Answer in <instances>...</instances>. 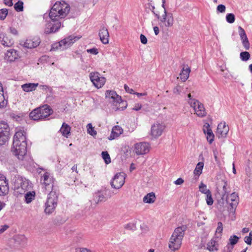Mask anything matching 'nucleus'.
I'll return each instance as SVG.
<instances>
[{
  "instance_id": "f257e3e1",
  "label": "nucleus",
  "mask_w": 252,
  "mask_h": 252,
  "mask_svg": "<svg viewBox=\"0 0 252 252\" xmlns=\"http://www.w3.org/2000/svg\"><path fill=\"white\" fill-rule=\"evenodd\" d=\"M26 136L23 131L16 132L14 136L11 152L20 160H24L27 156Z\"/></svg>"
},
{
  "instance_id": "f03ea898",
  "label": "nucleus",
  "mask_w": 252,
  "mask_h": 252,
  "mask_svg": "<svg viewBox=\"0 0 252 252\" xmlns=\"http://www.w3.org/2000/svg\"><path fill=\"white\" fill-rule=\"evenodd\" d=\"M70 10L69 5L63 0L56 1L53 5L49 13L52 20L64 18L67 16Z\"/></svg>"
},
{
  "instance_id": "7ed1b4c3",
  "label": "nucleus",
  "mask_w": 252,
  "mask_h": 252,
  "mask_svg": "<svg viewBox=\"0 0 252 252\" xmlns=\"http://www.w3.org/2000/svg\"><path fill=\"white\" fill-rule=\"evenodd\" d=\"M53 113V110L49 105L44 104L33 109L30 113L29 117L33 121H43L47 119Z\"/></svg>"
},
{
  "instance_id": "20e7f679",
  "label": "nucleus",
  "mask_w": 252,
  "mask_h": 252,
  "mask_svg": "<svg viewBox=\"0 0 252 252\" xmlns=\"http://www.w3.org/2000/svg\"><path fill=\"white\" fill-rule=\"evenodd\" d=\"M13 185L14 194L17 196L25 194L31 187L28 180L20 176L15 178Z\"/></svg>"
},
{
  "instance_id": "39448f33",
  "label": "nucleus",
  "mask_w": 252,
  "mask_h": 252,
  "mask_svg": "<svg viewBox=\"0 0 252 252\" xmlns=\"http://www.w3.org/2000/svg\"><path fill=\"white\" fill-rule=\"evenodd\" d=\"M184 234V232L182 228L178 227L175 230L169 244V247L172 251L177 250L180 248Z\"/></svg>"
},
{
  "instance_id": "423d86ee",
  "label": "nucleus",
  "mask_w": 252,
  "mask_h": 252,
  "mask_svg": "<svg viewBox=\"0 0 252 252\" xmlns=\"http://www.w3.org/2000/svg\"><path fill=\"white\" fill-rule=\"evenodd\" d=\"M58 196L55 191H51L48 194L45 212L50 214L52 213L57 205Z\"/></svg>"
},
{
  "instance_id": "0eeeda50",
  "label": "nucleus",
  "mask_w": 252,
  "mask_h": 252,
  "mask_svg": "<svg viewBox=\"0 0 252 252\" xmlns=\"http://www.w3.org/2000/svg\"><path fill=\"white\" fill-rule=\"evenodd\" d=\"M10 128L7 123L0 122V146L6 144L9 139Z\"/></svg>"
},
{
  "instance_id": "6e6552de",
  "label": "nucleus",
  "mask_w": 252,
  "mask_h": 252,
  "mask_svg": "<svg viewBox=\"0 0 252 252\" xmlns=\"http://www.w3.org/2000/svg\"><path fill=\"white\" fill-rule=\"evenodd\" d=\"M190 94V105L193 108L194 114L200 117L206 116V112L203 105L198 100L191 98Z\"/></svg>"
},
{
  "instance_id": "1a4fd4ad",
  "label": "nucleus",
  "mask_w": 252,
  "mask_h": 252,
  "mask_svg": "<svg viewBox=\"0 0 252 252\" xmlns=\"http://www.w3.org/2000/svg\"><path fill=\"white\" fill-rule=\"evenodd\" d=\"M90 78L94 85L97 89L101 88L106 83V78L97 72L91 73Z\"/></svg>"
},
{
  "instance_id": "9d476101",
  "label": "nucleus",
  "mask_w": 252,
  "mask_h": 252,
  "mask_svg": "<svg viewBox=\"0 0 252 252\" xmlns=\"http://www.w3.org/2000/svg\"><path fill=\"white\" fill-rule=\"evenodd\" d=\"M54 180L48 172L44 173L41 179V183L46 190L52 189Z\"/></svg>"
},
{
  "instance_id": "9b49d317",
  "label": "nucleus",
  "mask_w": 252,
  "mask_h": 252,
  "mask_svg": "<svg viewBox=\"0 0 252 252\" xmlns=\"http://www.w3.org/2000/svg\"><path fill=\"white\" fill-rule=\"evenodd\" d=\"M150 147L147 142L136 143L134 146V152L137 155H144L150 151Z\"/></svg>"
},
{
  "instance_id": "f8f14e48",
  "label": "nucleus",
  "mask_w": 252,
  "mask_h": 252,
  "mask_svg": "<svg viewBox=\"0 0 252 252\" xmlns=\"http://www.w3.org/2000/svg\"><path fill=\"white\" fill-rule=\"evenodd\" d=\"M20 57L18 51L14 49H10L5 53L4 60L7 63H11L18 60Z\"/></svg>"
},
{
  "instance_id": "ddd939ff",
  "label": "nucleus",
  "mask_w": 252,
  "mask_h": 252,
  "mask_svg": "<svg viewBox=\"0 0 252 252\" xmlns=\"http://www.w3.org/2000/svg\"><path fill=\"white\" fill-rule=\"evenodd\" d=\"M125 181V177L124 174L121 173L117 174L113 178L111 185L115 189L121 188Z\"/></svg>"
},
{
  "instance_id": "4468645a",
  "label": "nucleus",
  "mask_w": 252,
  "mask_h": 252,
  "mask_svg": "<svg viewBox=\"0 0 252 252\" xmlns=\"http://www.w3.org/2000/svg\"><path fill=\"white\" fill-rule=\"evenodd\" d=\"M9 192L8 181L3 175H0V196H4Z\"/></svg>"
},
{
  "instance_id": "2eb2a0df",
  "label": "nucleus",
  "mask_w": 252,
  "mask_h": 252,
  "mask_svg": "<svg viewBox=\"0 0 252 252\" xmlns=\"http://www.w3.org/2000/svg\"><path fill=\"white\" fill-rule=\"evenodd\" d=\"M227 203L230 205L232 209H235L238 205L239 201L238 194L236 192H233L227 196Z\"/></svg>"
},
{
  "instance_id": "dca6fc26",
  "label": "nucleus",
  "mask_w": 252,
  "mask_h": 252,
  "mask_svg": "<svg viewBox=\"0 0 252 252\" xmlns=\"http://www.w3.org/2000/svg\"><path fill=\"white\" fill-rule=\"evenodd\" d=\"M61 26V23L57 20H53L47 24L45 32L47 33H51L58 31Z\"/></svg>"
},
{
  "instance_id": "f3484780",
  "label": "nucleus",
  "mask_w": 252,
  "mask_h": 252,
  "mask_svg": "<svg viewBox=\"0 0 252 252\" xmlns=\"http://www.w3.org/2000/svg\"><path fill=\"white\" fill-rule=\"evenodd\" d=\"M228 131V126L225 122H221L218 125L216 133L218 135L219 137H225Z\"/></svg>"
},
{
  "instance_id": "a211bd4d",
  "label": "nucleus",
  "mask_w": 252,
  "mask_h": 252,
  "mask_svg": "<svg viewBox=\"0 0 252 252\" xmlns=\"http://www.w3.org/2000/svg\"><path fill=\"white\" fill-rule=\"evenodd\" d=\"M113 108L115 110H122L126 106V102L123 100L121 97L118 95L116 99L111 101Z\"/></svg>"
},
{
  "instance_id": "6ab92c4d",
  "label": "nucleus",
  "mask_w": 252,
  "mask_h": 252,
  "mask_svg": "<svg viewBox=\"0 0 252 252\" xmlns=\"http://www.w3.org/2000/svg\"><path fill=\"white\" fill-rule=\"evenodd\" d=\"M8 103V96L4 92L2 85L0 83V108L5 107Z\"/></svg>"
},
{
  "instance_id": "aec40b11",
  "label": "nucleus",
  "mask_w": 252,
  "mask_h": 252,
  "mask_svg": "<svg viewBox=\"0 0 252 252\" xmlns=\"http://www.w3.org/2000/svg\"><path fill=\"white\" fill-rule=\"evenodd\" d=\"M164 126L161 124L157 123L154 124L151 128V134L154 137L159 136L162 133Z\"/></svg>"
},
{
  "instance_id": "412c9836",
  "label": "nucleus",
  "mask_w": 252,
  "mask_h": 252,
  "mask_svg": "<svg viewBox=\"0 0 252 252\" xmlns=\"http://www.w3.org/2000/svg\"><path fill=\"white\" fill-rule=\"evenodd\" d=\"M123 132V129L119 126H116L112 128L109 140L114 139L120 136Z\"/></svg>"
},
{
  "instance_id": "4be33fe9",
  "label": "nucleus",
  "mask_w": 252,
  "mask_h": 252,
  "mask_svg": "<svg viewBox=\"0 0 252 252\" xmlns=\"http://www.w3.org/2000/svg\"><path fill=\"white\" fill-rule=\"evenodd\" d=\"M38 83H26L21 86L22 90L25 92L34 91L38 86Z\"/></svg>"
},
{
  "instance_id": "5701e85b",
  "label": "nucleus",
  "mask_w": 252,
  "mask_h": 252,
  "mask_svg": "<svg viewBox=\"0 0 252 252\" xmlns=\"http://www.w3.org/2000/svg\"><path fill=\"white\" fill-rule=\"evenodd\" d=\"M100 39L102 43L106 44L109 41V33L107 29L102 28L99 32Z\"/></svg>"
},
{
  "instance_id": "b1692460",
  "label": "nucleus",
  "mask_w": 252,
  "mask_h": 252,
  "mask_svg": "<svg viewBox=\"0 0 252 252\" xmlns=\"http://www.w3.org/2000/svg\"><path fill=\"white\" fill-rule=\"evenodd\" d=\"M70 126L65 123H63L60 128V132L63 136L68 137L70 134Z\"/></svg>"
},
{
  "instance_id": "393cba45",
  "label": "nucleus",
  "mask_w": 252,
  "mask_h": 252,
  "mask_svg": "<svg viewBox=\"0 0 252 252\" xmlns=\"http://www.w3.org/2000/svg\"><path fill=\"white\" fill-rule=\"evenodd\" d=\"M218 242L214 239H212L207 243V249L210 252L217 251L218 250Z\"/></svg>"
},
{
  "instance_id": "a878e982",
  "label": "nucleus",
  "mask_w": 252,
  "mask_h": 252,
  "mask_svg": "<svg viewBox=\"0 0 252 252\" xmlns=\"http://www.w3.org/2000/svg\"><path fill=\"white\" fill-rule=\"evenodd\" d=\"M204 167V163L203 162H198L193 171V175L195 179H198L202 172Z\"/></svg>"
},
{
  "instance_id": "bb28decb",
  "label": "nucleus",
  "mask_w": 252,
  "mask_h": 252,
  "mask_svg": "<svg viewBox=\"0 0 252 252\" xmlns=\"http://www.w3.org/2000/svg\"><path fill=\"white\" fill-rule=\"evenodd\" d=\"M156 200V196L154 193H148L143 198V201L147 203H154Z\"/></svg>"
},
{
  "instance_id": "cd10ccee",
  "label": "nucleus",
  "mask_w": 252,
  "mask_h": 252,
  "mask_svg": "<svg viewBox=\"0 0 252 252\" xmlns=\"http://www.w3.org/2000/svg\"><path fill=\"white\" fill-rule=\"evenodd\" d=\"M35 197V192L34 191H28L25 195V201L27 203H30L34 199Z\"/></svg>"
},
{
  "instance_id": "c85d7f7f",
  "label": "nucleus",
  "mask_w": 252,
  "mask_h": 252,
  "mask_svg": "<svg viewBox=\"0 0 252 252\" xmlns=\"http://www.w3.org/2000/svg\"><path fill=\"white\" fill-rule=\"evenodd\" d=\"M105 95L106 98L111 99V101L116 99L119 95L115 91L112 90H107L105 93Z\"/></svg>"
},
{
  "instance_id": "c756f323",
  "label": "nucleus",
  "mask_w": 252,
  "mask_h": 252,
  "mask_svg": "<svg viewBox=\"0 0 252 252\" xmlns=\"http://www.w3.org/2000/svg\"><path fill=\"white\" fill-rule=\"evenodd\" d=\"M42 93L45 95L47 97H49L52 94V88L46 85H43L41 88Z\"/></svg>"
},
{
  "instance_id": "7c9ffc66",
  "label": "nucleus",
  "mask_w": 252,
  "mask_h": 252,
  "mask_svg": "<svg viewBox=\"0 0 252 252\" xmlns=\"http://www.w3.org/2000/svg\"><path fill=\"white\" fill-rule=\"evenodd\" d=\"M26 43L29 48H32L37 47L39 45V41L38 39H29L27 40Z\"/></svg>"
},
{
  "instance_id": "2f4dec72",
  "label": "nucleus",
  "mask_w": 252,
  "mask_h": 252,
  "mask_svg": "<svg viewBox=\"0 0 252 252\" xmlns=\"http://www.w3.org/2000/svg\"><path fill=\"white\" fill-rule=\"evenodd\" d=\"M104 196L100 192L95 193L94 195V201L95 204L98 203L99 202H102L104 200Z\"/></svg>"
},
{
  "instance_id": "473e14b6",
  "label": "nucleus",
  "mask_w": 252,
  "mask_h": 252,
  "mask_svg": "<svg viewBox=\"0 0 252 252\" xmlns=\"http://www.w3.org/2000/svg\"><path fill=\"white\" fill-rule=\"evenodd\" d=\"M189 77V71L184 69L180 74V79L183 82L186 81Z\"/></svg>"
},
{
  "instance_id": "72a5a7b5",
  "label": "nucleus",
  "mask_w": 252,
  "mask_h": 252,
  "mask_svg": "<svg viewBox=\"0 0 252 252\" xmlns=\"http://www.w3.org/2000/svg\"><path fill=\"white\" fill-rule=\"evenodd\" d=\"M1 43L5 46H10L12 45V41L7 36H3L1 40Z\"/></svg>"
},
{
  "instance_id": "f704fd0d",
  "label": "nucleus",
  "mask_w": 252,
  "mask_h": 252,
  "mask_svg": "<svg viewBox=\"0 0 252 252\" xmlns=\"http://www.w3.org/2000/svg\"><path fill=\"white\" fill-rule=\"evenodd\" d=\"M199 191L205 194L208 193V192H211V191L207 189L206 185L204 184L203 183H201L200 185L199 186Z\"/></svg>"
},
{
  "instance_id": "c9c22d12",
  "label": "nucleus",
  "mask_w": 252,
  "mask_h": 252,
  "mask_svg": "<svg viewBox=\"0 0 252 252\" xmlns=\"http://www.w3.org/2000/svg\"><path fill=\"white\" fill-rule=\"evenodd\" d=\"M102 157L104 160L105 163L109 164L111 162L110 157L107 151L102 152Z\"/></svg>"
},
{
  "instance_id": "e433bc0d",
  "label": "nucleus",
  "mask_w": 252,
  "mask_h": 252,
  "mask_svg": "<svg viewBox=\"0 0 252 252\" xmlns=\"http://www.w3.org/2000/svg\"><path fill=\"white\" fill-rule=\"evenodd\" d=\"M240 59L243 61H247L249 60L251 57L250 53L247 51L241 52L240 53Z\"/></svg>"
},
{
  "instance_id": "4c0bfd02",
  "label": "nucleus",
  "mask_w": 252,
  "mask_h": 252,
  "mask_svg": "<svg viewBox=\"0 0 252 252\" xmlns=\"http://www.w3.org/2000/svg\"><path fill=\"white\" fill-rule=\"evenodd\" d=\"M206 195V201L207 205H212L213 204L214 200L212 198L211 192H208Z\"/></svg>"
},
{
  "instance_id": "58836bf2",
  "label": "nucleus",
  "mask_w": 252,
  "mask_h": 252,
  "mask_svg": "<svg viewBox=\"0 0 252 252\" xmlns=\"http://www.w3.org/2000/svg\"><path fill=\"white\" fill-rule=\"evenodd\" d=\"M235 15L232 13L227 14L226 16V21L230 24H232L235 21Z\"/></svg>"
},
{
  "instance_id": "ea45409f",
  "label": "nucleus",
  "mask_w": 252,
  "mask_h": 252,
  "mask_svg": "<svg viewBox=\"0 0 252 252\" xmlns=\"http://www.w3.org/2000/svg\"><path fill=\"white\" fill-rule=\"evenodd\" d=\"M203 132L205 134H207L210 132H212V130L211 128H210V126L209 124L207 123H205L204 124V125L203 126Z\"/></svg>"
},
{
  "instance_id": "a19ab883",
  "label": "nucleus",
  "mask_w": 252,
  "mask_h": 252,
  "mask_svg": "<svg viewBox=\"0 0 252 252\" xmlns=\"http://www.w3.org/2000/svg\"><path fill=\"white\" fill-rule=\"evenodd\" d=\"M15 10L17 11H21L23 9V3L22 1H19L15 3L14 5Z\"/></svg>"
},
{
  "instance_id": "79ce46f5",
  "label": "nucleus",
  "mask_w": 252,
  "mask_h": 252,
  "mask_svg": "<svg viewBox=\"0 0 252 252\" xmlns=\"http://www.w3.org/2000/svg\"><path fill=\"white\" fill-rule=\"evenodd\" d=\"M252 241V231H250L249 235L244 238L245 242L248 245H251Z\"/></svg>"
},
{
  "instance_id": "37998d69",
  "label": "nucleus",
  "mask_w": 252,
  "mask_h": 252,
  "mask_svg": "<svg viewBox=\"0 0 252 252\" xmlns=\"http://www.w3.org/2000/svg\"><path fill=\"white\" fill-rule=\"evenodd\" d=\"M222 223L221 222H219L218 223V226L216 230V234L217 235V234H219L220 236L221 235V233L223 230V226H222Z\"/></svg>"
},
{
  "instance_id": "c03bdc74",
  "label": "nucleus",
  "mask_w": 252,
  "mask_h": 252,
  "mask_svg": "<svg viewBox=\"0 0 252 252\" xmlns=\"http://www.w3.org/2000/svg\"><path fill=\"white\" fill-rule=\"evenodd\" d=\"M206 135L207 141L210 144H211L214 140V134L213 131L206 134Z\"/></svg>"
},
{
  "instance_id": "a18cd8bd",
  "label": "nucleus",
  "mask_w": 252,
  "mask_h": 252,
  "mask_svg": "<svg viewBox=\"0 0 252 252\" xmlns=\"http://www.w3.org/2000/svg\"><path fill=\"white\" fill-rule=\"evenodd\" d=\"M88 131L91 135H95L96 134V132L94 130L91 124H89L87 126Z\"/></svg>"
},
{
  "instance_id": "49530a36",
  "label": "nucleus",
  "mask_w": 252,
  "mask_h": 252,
  "mask_svg": "<svg viewBox=\"0 0 252 252\" xmlns=\"http://www.w3.org/2000/svg\"><path fill=\"white\" fill-rule=\"evenodd\" d=\"M8 13L7 10L6 9H2L0 10V19L4 20L6 17Z\"/></svg>"
},
{
  "instance_id": "de8ad7c7",
  "label": "nucleus",
  "mask_w": 252,
  "mask_h": 252,
  "mask_svg": "<svg viewBox=\"0 0 252 252\" xmlns=\"http://www.w3.org/2000/svg\"><path fill=\"white\" fill-rule=\"evenodd\" d=\"M165 20L167 22V26H171L173 24V18L171 16H166Z\"/></svg>"
},
{
  "instance_id": "09e8293b",
  "label": "nucleus",
  "mask_w": 252,
  "mask_h": 252,
  "mask_svg": "<svg viewBox=\"0 0 252 252\" xmlns=\"http://www.w3.org/2000/svg\"><path fill=\"white\" fill-rule=\"evenodd\" d=\"M238 30H239V33L241 38L242 37H244L247 35L245 30L241 27H239Z\"/></svg>"
},
{
  "instance_id": "8fccbe9b",
  "label": "nucleus",
  "mask_w": 252,
  "mask_h": 252,
  "mask_svg": "<svg viewBox=\"0 0 252 252\" xmlns=\"http://www.w3.org/2000/svg\"><path fill=\"white\" fill-rule=\"evenodd\" d=\"M217 10L221 13L224 12L225 10V6L223 4H220L217 6Z\"/></svg>"
},
{
  "instance_id": "3c124183",
  "label": "nucleus",
  "mask_w": 252,
  "mask_h": 252,
  "mask_svg": "<svg viewBox=\"0 0 252 252\" xmlns=\"http://www.w3.org/2000/svg\"><path fill=\"white\" fill-rule=\"evenodd\" d=\"M87 52L88 53H90L91 54H94V55H96L98 53L97 49L95 48H92L91 49H88V50H87Z\"/></svg>"
},
{
  "instance_id": "603ef678",
  "label": "nucleus",
  "mask_w": 252,
  "mask_h": 252,
  "mask_svg": "<svg viewBox=\"0 0 252 252\" xmlns=\"http://www.w3.org/2000/svg\"><path fill=\"white\" fill-rule=\"evenodd\" d=\"M242 43L245 50H249L250 47V44L249 42H242Z\"/></svg>"
},
{
  "instance_id": "864d4df0",
  "label": "nucleus",
  "mask_w": 252,
  "mask_h": 252,
  "mask_svg": "<svg viewBox=\"0 0 252 252\" xmlns=\"http://www.w3.org/2000/svg\"><path fill=\"white\" fill-rule=\"evenodd\" d=\"M76 252H92L89 250L84 248H80L76 249Z\"/></svg>"
},
{
  "instance_id": "5fc2aeb1",
  "label": "nucleus",
  "mask_w": 252,
  "mask_h": 252,
  "mask_svg": "<svg viewBox=\"0 0 252 252\" xmlns=\"http://www.w3.org/2000/svg\"><path fill=\"white\" fill-rule=\"evenodd\" d=\"M140 40L143 44H146L147 42V38L143 34L140 35Z\"/></svg>"
},
{
  "instance_id": "6e6d98bb",
  "label": "nucleus",
  "mask_w": 252,
  "mask_h": 252,
  "mask_svg": "<svg viewBox=\"0 0 252 252\" xmlns=\"http://www.w3.org/2000/svg\"><path fill=\"white\" fill-rule=\"evenodd\" d=\"M4 4L8 6H11L13 5L12 0H4Z\"/></svg>"
},
{
  "instance_id": "4d7b16f0",
  "label": "nucleus",
  "mask_w": 252,
  "mask_h": 252,
  "mask_svg": "<svg viewBox=\"0 0 252 252\" xmlns=\"http://www.w3.org/2000/svg\"><path fill=\"white\" fill-rule=\"evenodd\" d=\"M8 228V226L7 225H3L0 228V233L3 232L5 230H6Z\"/></svg>"
},
{
  "instance_id": "13d9d810",
  "label": "nucleus",
  "mask_w": 252,
  "mask_h": 252,
  "mask_svg": "<svg viewBox=\"0 0 252 252\" xmlns=\"http://www.w3.org/2000/svg\"><path fill=\"white\" fill-rule=\"evenodd\" d=\"M184 182V180L182 178H179L175 181L176 185H181Z\"/></svg>"
},
{
  "instance_id": "bf43d9fd",
  "label": "nucleus",
  "mask_w": 252,
  "mask_h": 252,
  "mask_svg": "<svg viewBox=\"0 0 252 252\" xmlns=\"http://www.w3.org/2000/svg\"><path fill=\"white\" fill-rule=\"evenodd\" d=\"M10 33L13 34H17L18 33L17 31L15 28H11L10 30Z\"/></svg>"
},
{
  "instance_id": "052dcab7",
  "label": "nucleus",
  "mask_w": 252,
  "mask_h": 252,
  "mask_svg": "<svg viewBox=\"0 0 252 252\" xmlns=\"http://www.w3.org/2000/svg\"><path fill=\"white\" fill-rule=\"evenodd\" d=\"M241 39L242 40V42H249L247 35L244 37H242L241 38Z\"/></svg>"
},
{
  "instance_id": "680f3d73",
  "label": "nucleus",
  "mask_w": 252,
  "mask_h": 252,
  "mask_svg": "<svg viewBox=\"0 0 252 252\" xmlns=\"http://www.w3.org/2000/svg\"><path fill=\"white\" fill-rule=\"evenodd\" d=\"M241 39L242 40V42H249L247 35L244 37H242L241 38Z\"/></svg>"
},
{
  "instance_id": "e2e57ef3",
  "label": "nucleus",
  "mask_w": 252,
  "mask_h": 252,
  "mask_svg": "<svg viewBox=\"0 0 252 252\" xmlns=\"http://www.w3.org/2000/svg\"><path fill=\"white\" fill-rule=\"evenodd\" d=\"M135 165L134 163H132L130 166V171H132L135 169Z\"/></svg>"
},
{
  "instance_id": "0e129e2a",
  "label": "nucleus",
  "mask_w": 252,
  "mask_h": 252,
  "mask_svg": "<svg viewBox=\"0 0 252 252\" xmlns=\"http://www.w3.org/2000/svg\"><path fill=\"white\" fill-rule=\"evenodd\" d=\"M154 30L155 32V33L156 35L158 34L159 33V29L158 27H155L154 28Z\"/></svg>"
},
{
  "instance_id": "69168bd1",
  "label": "nucleus",
  "mask_w": 252,
  "mask_h": 252,
  "mask_svg": "<svg viewBox=\"0 0 252 252\" xmlns=\"http://www.w3.org/2000/svg\"><path fill=\"white\" fill-rule=\"evenodd\" d=\"M249 231V228H247V227H245L242 230V232L243 233H248Z\"/></svg>"
},
{
  "instance_id": "338daca9",
  "label": "nucleus",
  "mask_w": 252,
  "mask_h": 252,
  "mask_svg": "<svg viewBox=\"0 0 252 252\" xmlns=\"http://www.w3.org/2000/svg\"><path fill=\"white\" fill-rule=\"evenodd\" d=\"M227 182H224V185L223 186V189L225 191V192H226V186H227Z\"/></svg>"
},
{
  "instance_id": "774afa93",
  "label": "nucleus",
  "mask_w": 252,
  "mask_h": 252,
  "mask_svg": "<svg viewBox=\"0 0 252 252\" xmlns=\"http://www.w3.org/2000/svg\"><path fill=\"white\" fill-rule=\"evenodd\" d=\"M233 173L235 174L236 173V171L235 167V164L234 162L233 163Z\"/></svg>"
}]
</instances>
